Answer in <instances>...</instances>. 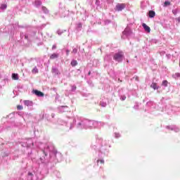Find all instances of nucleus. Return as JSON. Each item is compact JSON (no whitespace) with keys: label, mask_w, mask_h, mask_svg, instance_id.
<instances>
[{"label":"nucleus","mask_w":180,"mask_h":180,"mask_svg":"<svg viewBox=\"0 0 180 180\" xmlns=\"http://www.w3.org/2000/svg\"><path fill=\"white\" fill-rule=\"evenodd\" d=\"M124 57L123 51H119L114 55V60L117 61L118 63H121L123 61V58Z\"/></svg>","instance_id":"1"},{"label":"nucleus","mask_w":180,"mask_h":180,"mask_svg":"<svg viewBox=\"0 0 180 180\" xmlns=\"http://www.w3.org/2000/svg\"><path fill=\"white\" fill-rule=\"evenodd\" d=\"M125 4H118L116 5V11H122L125 8Z\"/></svg>","instance_id":"2"},{"label":"nucleus","mask_w":180,"mask_h":180,"mask_svg":"<svg viewBox=\"0 0 180 180\" xmlns=\"http://www.w3.org/2000/svg\"><path fill=\"white\" fill-rule=\"evenodd\" d=\"M33 93H34V94H35L37 96H39V97L44 96V94L39 90H33Z\"/></svg>","instance_id":"3"},{"label":"nucleus","mask_w":180,"mask_h":180,"mask_svg":"<svg viewBox=\"0 0 180 180\" xmlns=\"http://www.w3.org/2000/svg\"><path fill=\"white\" fill-rule=\"evenodd\" d=\"M142 27H143V29H145L146 32L148 33L151 32V29L147 25H146V23H143Z\"/></svg>","instance_id":"4"},{"label":"nucleus","mask_w":180,"mask_h":180,"mask_svg":"<svg viewBox=\"0 0 180 180\" xmlns=\"http://www.w3.org/2000/svg\"><path fill=\"white\" fill-rule=\"evenodd\" d=\"M148 16L150 18H154L155 16V12L153 11H150L148 13Z\"/></svg>","instance_id":"5"},{"label":"nucleus","mask_w":180,"mask_h":180,"mask_svg":"<svg viewBox=\"0 0 180 180\" xmlns=\"http://www.w3.org/2000/svg\"><path fill=\"white\" fill-rule=\"evenodd\" d=\"M59 57V55L57 53H53L52 55L50 56V60H54L56 59Z\"/></svg>","instance_id":"6"},{"label":"nucleus","mask_w":180,"mask_h":180,"mask_svg":"<svg viewBox=\"0 0 180 180\" xmlns=\"http://www.w3.org/2000/svg\"><path fill=\"white\" fill-rule=\"evenodd\" d=\"M12 79L13 80H15V81H17L19 79V76H18V74H12Z\"/></svg>","instance_id":"7"},{"label":"nucleus","mask_w":180,"mask_h":180,"mask_svg":"<svg viewBox=\"0 0 180 180\" xmlns=\"http://www.w3.org/2000/svg\"><path fill=\"white\" fill-rule=\"evenodd\" d=\"M150 88L153 89H158V87H157V84L155 82H153L152 84H150Z\"/></svg>","instance_id":"8"},{"label":"nucleus","mask_w":180,"mask_h":180,"mask_svg":"<svg viewBox=\"0 0 180 180\" xmlns=\"http://www.w3.org/2000/svg\"><path fill=\"white\" fill-rule=\"evenodd\" d=\"M24 105L27 106H32V102L30 101H24Z\"/></svg>","instance_id":"9"},{"label":"nucleus","mask_w":180,"mask_h":180,"mask_svg":"<svg viewBox=\"0 0 180 180\" xmlns=\"http://www.w3.org/2000/svg\"><path fill=\"white\" fill-rule=\"evenodd\" d=\"M70 65L72 67H76L77 65V60H72L70 63Z\"/></svg>","instance_id":"10"},{"label":"nucleus","mask_w":180,"mask_h":180,"mask_svg":"<svg viewBox=\"0 0 180 180\" xmlns=\"http://www.w3.org/2000/svg\"><path fill=\"white\" fill-rule=\"evenodd\" d=\"M32 72L33 74L39 73L38 68H36V67L34 68Z\"/></svg>","instance_id":"11"},{"label":"nucleus","mask_w":180,"mask_h":180,"mask_svg":"<svg viewBox=\"0 0 180 180\" xmlns=\"http://www.w3.org/2000/svg\"><path fill=\"white\" fill-rule=\"evenodd\" d=\"M162 86H168V81L167 80H164L162 82Z\"/></svg>","instance_id":"12"},{"label":"nucleus","mask_w":180,"mask_h":180,"mask_svg":"<svg viewBox=\"0 0 180 180\" xmlns=\"http://www.w3.org/2000/svg\"><path fill=\"white\" fill-rule=\"evenodd\" d=\"M7 8V5L6 4H2L1 6V10H5Z\"/></svg>","instance_id":"13"},{"label":"nucleus","mask_w":180,"mask_h":180,"mask_svg":"<svg viewBox=\"0 0 180 180\" xmlns=\"http://www.w3.org/2000/svg\"><path fill=\"white\" fill-rule=\"evenodd\" d=\"M42 11H44V13H48V8H46L45 6L42 7Z\"/></svg>","instance_id":"14"},{"label":"nucleus","mask_w":180,"mask_h":180,"mask_svg":"<svg viewBox=\"0 0 180 180\" xmlns=\"http://www.w3.org/2000/svg\"><path fill=\"white\" fill-rule=\"evenodd\" d=\"M23 109L22 106L19 105H17V110H22Z\"/></svg>","instance_id":"15"},{"label":"nucleus","mask_w":180,"mask_h":180,"mask_svg":"<svg viewBox=\"0 0 180 180\" xmlns=\"http://www.w3.org/2000/svg\"><path fill=\"white\" fill-rule=\"evenodd\" d=\"M165 6H167L170 5V2L169 1H165L164 3Z\"/></svg>","instance_id":"16"},{"label":"nucleus","mask_w":180,"mask_h":180,"mask_svg":"<svg viewBox=\"0 0 180 180\" xmlns=\"http://www.w3.org/2000/svg\"><path fill=\"white\" fill-rule=\"evenodd\" d=\"M72 53L77 54V49H74L73 51H72Z\"/></svg>","instance_id":"17"},{"label":"nucleus","mask_w":180,"mask_h":180,"mask_svg":"<svg viewBox=\"0 0 180 180\" xmlns=\"http://www.w3.org/2000/svg\"><path fill=\"white\" fill-rule=\"evenodd\" d=\"M99 162L101 163V164H104V160H98L97 161V163H99Z\"/></svg>","instance_id":"18"},{"label":"nucleus","mask_w":180,"mask_h":180,"mask_svg":"<svg viewBox=\"0 0 180 180\" xmlns=\"http://www.w3.org/2000/svg\"><path fill=\"white\" fill-rule=\"evenodd\" d=\"M69 53H70V51H69V50H67V51H66L67 56H69Z\"/></svg>","instance_id":"19"},{"label":"nucleus","mask_w":180,"mask_h":180,"mask_svg":"<svg viewBox=\"0 0 180 180\" xmlns=\"http://www.w3.org/2000/svg\"><path fill=\"white\" fill-rule=\"evenodd\" d=\"M125 99H126V96H122L121 98L122 101H125Z\"/></svg>","instance_id":"20"},{"label":"nucleus","mask_w":180,"mask_h":180,"mask_svg":"<svg viewBox=\"0 0 180 180\" xmlns=\"http://www.w3.org/2000/svg\"><path fill=\"white\" fill-rule=\"evenodd\" d=\"M56 49V45H53V47H52V49L53 50V49Z\"/></svg>","instance_id":"21"},{"label":"nucleus","mask_w":180,"mask_h":180,"mask_svg":"<svg viewBox=\"0 0 180 180\" xmlns=\"http://www.w3.org/2000/svg\"><path fill=\"white\" fill-rule=\"evenodd\" d=\"M37 3H39L38 5H39V6L41 5V2L37 1Z\"/></svg>","instance_id":"22"},{"label":"nucleus","mask_w":180,"mask_h":180,"mask_svg":"<svg viewBox=\"0 0 180 180\" xmlns=\"http://www.w3.org/2000/svg\"><path fill=\"white\" fill-rule=\"evenodd\" d=\"M88 75H91V71H89Z\"/></svg>","instance_id":"23"},{"label":"nucleus","mask_w":180,"mask_h":180,"mask_svg":"<svg viewBox=\"0 0 180 180\" xmlns=\"http://www.w3.org/2000/svg\"><path fill=\"white\" fill-rule=\"evenodd\" d=\"M25 38L26 39H27L28 37H27V36H25Z\"/></svg>","instance_id":"24"},{"label":"nucleus","mask_w":180,"mask_h":180,"mask_svg":"<svg viewBox=\"0 0 180 180\" xmlns=\"http://www.w3.org/2000/svg\"><path fill=\"white\" fill-rule=\"evenodd\" d=\"M179 66H180V63H179Z\"/></svg>","instance_id":"25"}]
</instances>
